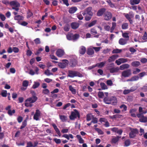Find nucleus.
<instances>
[{"label": "nucleus", "instance_id": "obj_54", "mask_svg": "<svg viewBox=\"0 0 147 147\" xmlns=\"http://www.w3.org/2000/svg\"><path fill=\"white\" fill-rule=\"evenodd\" d=\"M67 39L69 40H73V34H68L66 36Z\"/></svg>", "mask_w": 147, "mask_h": 147}, {"label": "nucleus", "instance_id": "obj_7", "mask_svg": "<svg viewBox=\"0 0 147 147\" xmlns=\"http://www.w3.org/2000/svg\"><path fill=\"white\" fill-rule=\"evenodd\" d=\"M125 18L128 20L131 24H132L133 23V21L131 18L134 17V14L129 15L128 13H124L123 14Z\"/></svg>", "mask_w": 147, "mask_h": 147}, {"label": "nucleus", "instance_id": "obj_28", "mask_svg": "<svg viewBox=\"0 0 147 147\" xmlns=\"http://www.w3.org/2000/svg\"><path fill=\"white\" fill-rule=\"evenodd\" d=\"M106 63V61L102 62L100 63H97L95 64L96 67H98L99 68H101L103 67Z\"/></svg>", "mask_w": 147, "mask_h": 147}, {"label": "nucleus", "instance_id": "obj_15", "mask_svg": "<svg viewBox=\"0 0 147 147\" xmlns=\"http://www.w3.org/2000/svg\"><path fill=\"white\" fill-rule=\"evenodd\" d=\"M106 11V9L105 8H102L99 9L97 11L96 15L98 16H102Z\"/></svg>", "mask_w": 147, "mask_h": 147}, {"label": "nucleus", "instance_id": "obj_53", "mask_svg": "<svg viewBox=\"0 0 147 147\" xmlns=\"http://www.w3.org/2000/svg\"><path fill=\"white\" fill-rule=\"evenodd\" d=\"M35 43L36 44H40L41 43L40 39L39 38H37L34 40Z\"/></svg>", "mask_w": 147, "mask_h": 147}, {"label": "nucleus", "instance_id": "obj_23", "mask_svg": "<svg viewBox=\"0 0 147 147\" xmlns=\"http://www.w3.org/2000/svg\"><path fill=\"white\" fill-rule=\"evenodd\" d=\"M86 51V48L84 46H82L80 47L79 50V52L80 54L83 55L84 54Z\"/></svg>", "mask_w": 147, "mask_h": 147}, {"label": "nucleus", "instance_id": "obj_31", "mask_svg": "<svg viewBox=\"0 0 147 147\" xmlns=\"http://www.w3.org/2000/svg\"><path fill=\"white\" fill-rule=\"evenodd\" d=\"M14 19L15 20H18L19 22V21L23 20V17L20 15H18L14 16Z\"/></svg>", "mask_w": 147, "mask_h": 147}, {"label": "nucleus", "instance_id": "obj_62", "mask_svg": "<svg viewBox=\"0 0 147 147\" xmlns=\"http://www.w3.org/2000/svg\"><path fill=\"white\" fill-rule=\"evenodd\" d=\"M122 115L118 114L114 115H113V117L114 119H115L117 118H120L122 117Z\"/></svg>", "mask_w": 147, "mask_h": 147}, {"label": "nucleus", "instance_id": "obj_64", "mask_svg": "<svg viewBox=\"0 0 147 147\" xmlns=\"http://www.w3.org/2000/svg\"><path fill=\"white\" fill-rule=\"evenodd\" d=\"M91 119V114H88L86 115V120L88 121H90Z\"/></svg>", "mask_w": 147, "mask_h": 147}, {"label": "nucleus", "instance_id": "obj_3", "mask_svg": "<svg viewBox=\"0 0 147 147\" xmlns=\"http://www.w3.org/2000/svg\"><path fill=\"white\" fill-rule=\"evenodd\" d=\"M77 117L78 118L80 117V114L78 111L75 109L74 111L72 112L71 115L69 116L70 119L71 120H73Z\"/></svg>", "mask_w": 147, "mask_h": 147}, {"label": "nucleus", "instance_id": "obj_26", "mask_svg": "<svg viewBox=\"0 0 147 147\" xmlns=\"http://www.w3.org/2000/svg\"><path fill=\"white\" fill-rule=\"evenodd\" d=\"M140 65V62L138 61H136L132 62L131 63V65L134 67H137Z\"/></svg>", "mask_w": 147, "mask_h": 147}, {"label": "nucleus", "instance_id": "obj_60", "mask_svg": "<svg viewBox=\"0 0 147 147\" xmlns=\"http://www.w3.org/2000/svg\"><path fill=\"white\" fill-rule=\"evenodd\" d=\"M98 122V119L96 117H93L92 119L91 122L93 123H97Z\"/></svg>", "mask_w": 147, "mask_h": 147}, {"label": "nucleus", "instance_id": "obj_38", "mask_svg": "<svg viewBox=\"0 0 147 147\" xmlns=\"http://www.w3.org/2000/svg\"><path fill=\"white\" fill-rule=\"evenodd\" d=\"M100 85L102 90L107 89H108L107 86L103 82L100 83Z\"/></svg>", "mask_w": 147, "mask_h": 147}, {"label": "nucleus", "instance_id": "obj_19", "mask_svg": "<svg viewBox=\"0 0 147 147\" xmlns=\"http://www.w3.org/2000/svg\"><path fill=\"white\" fill-rule=\"evenodd\" d=\"M28 116H27L26 119L22 122V125L20 128V129H22L26 126L27 125V121L28 119Z\"/></svg>", "mask_w": 147, "mask_h": 147}, {"label": "nucleus", "instance_id": "obj_27", "mask_svg": "<svg viewBox=\"0 0 147 147\" xmlns=\"http://www.w3.org/2000/svg\"><path fill=\"white\" fill-rule=\"evenodd\" d=\"M77 10V7H71L69 10V12L70 13H74Z\"/></svg>", "mask_w": 147, "mask_h": 147}, {"label": "nucleus", "instance_id": "obj_56", "mask_svg": "<svg viewBox=\"0 0 147 147\" xmlns=\"http://www.w3.org/2000/svg\"><path fill=\"white\" fill-rule=\"evenodd\" d=\"M79 35L77 34H76L74 35L73 34V40H75L79 38Z\"/></svg>", "mask_w": 147, "mask_h": 147}, {"label": "nucleus", "instance_id": "obj_39", "mask_svg": "<svg viewBox=\"0 0 147 147\" xmlns=\"http://www.w3.org/2000/svg\"><path fill=\"white\" fill-rule=\"evenodd\" d=\"M59 118L63 122L67 120V117L63 115H59Z\"/></svg>", "mask_w": 147, "mask_h": 147}, {"label": "nucleus", "instance_id": "obj_44", "mask_svg": "<svg viewBox=\"0 0 147 147\" xmlns=\"http://www.w3.org/2000/svg\"><path fill=\"white\" fill-rule=\"evenodd\" d=\"M134 90H132V89L130 90H125L123 91V94H127L133 91Z\"/></svg>", "mask_w": 147, "mask_h": 147}, {"label": "nucleus", "instance_id": "obj_40", "mask_svg": "<svg viewBox=\"0 0 147 147\" xmlns=\"http://www.w3.org/2000/svg\"><path fill=\"white\" fill-rule=\"evenodd\" d=\"M96 22L97 21L96 20H94L92 21L88 24V27L90 28L96 24Z\"/></svg>", "mask_w": 147, "mask_h": 147}, {"label": "nucleus", "instance_id": "obj_51", "mask_svg": "<svg viewBox=\"0 0 147 147\" xmlns=\"http://www.w3.org/2000/svg\"><path fill=\"white\" fill-rule=\"evenodd\" d=\"M98 95L99 98H103L104 95L103 92L99 91L98 93Z\"/></svg>", "mask_w": 147, "mask_h": 147}, {"label": "nucleus", "instance_id": "obj_43", "mask_svg": "<svg viewBox=\"0 0 147 147\" xmlns=\"http://www.w3.org/2000/svg\"><path fill=\"white\" fill-rule=\"evenodd\" d=\"M91 34L95 35L98 34L95 28H92L90 30Z\"/></svg>", "mask_w": 147, "mask_h": 147}, {"label": "nucleus", "instance_id": "obj_52", "mask_svg": "<svg viewBox=\"0 0 147 147\" xmlns=\"http://www.w3.org/2000/svg\"><path fill=\"white\" fill-rule=\"evenodd\" d=\"M63 29L65 31H68L69 30V25L68 24H67L63 28Z\"/></svg>", "mask_w": 147, "mask_h": 147}, {"label": "nucleus", "instance_id": "obj_34", "mask_svg": "<svg viewBox=\"0 0 147 147\" xmlns=\"http://www.w3.org/2000/svg\"><path fill=\"white\" fill-rule=\"evenodd\" d=\"M119 60H120L121 63H124L127 62L128 61H130L131 60L128 58H120L119 59Z\"/></svg>", "mask_w": 147, "mask_h": 147}, {"label": "nucleus", "instance_id": "obj_30", "mask_svg": "<svg viewBox=\"0 0 147 147\" xmlns=\"http://www.w3.org/2000/svg\"><path fill=\"white\" fill-rule=\"evenodd\" d=\"M141 0H130V3L132 5H134L135 4H138Z\"/></svg>", "mask_w": 147, "mask_h": 147}, {"label": "nucleus", "instance_id": "obj_4", "mask_svg": "<svg viewBox=\"0 0 147 147\" xmlns=\"http://www.w3.org/2000/svg\"><path fill=\"white\" fill-rule=\"evenodd\" d=\"M11 6L12 7V9L18 11L19 9V7L20 6V4L17 1H15L14 2L11 3Z\"/></svg>", "mask_w": 147, "mask_h": 147}, {"label": "nucleus", "instance_id": "obj_20", "mask_svg": "<svg viewBox=\"0 0 147 147\" xmlns=\"http://www.w3.org/2000/svg\"><path fill=\"white\" fill-rule=\"evenodd\" d=\"M128 40L123 38H121L119 41V44L121 45H124L126 44Z\"/></svg>", "mask_w": 147, "mask_h": 147}, {"label": "nucleus", "instance_id": "obj_11", "mask_svg": "<svg viewBox=\"0 0 147 147\" xmlns=\"http://www.w3.org/2000/svg\"><path fill=\"white\" fill-rule=\"evenodd\" d=\"M41 112L39 109L36 110L35 114L33 117V119L36 121L39 120V117L40 116Z\"/></svg>", "mask_w": 147, "mask_h": 147}, {"label": "nucleus", "instance_id": "obj_18", "mask_svg": "<svg viewBox=\"0 0 147 147\" xmlns=\"http://www.w3.org/2000/svg\"><path fill=\"white\" fill-rule=\"evenodd\" d=\"M118 57L119 55H113L109 57L108 61L109 62L113 61Z\"/></svg>", "mask_w": 147, "mask_h": 147}, {"label": "nucleus", "instance_id": "obj_58", "mask_svg": "<svg viewBox=\"0 0 147 147\" xmlns=\"http://www.w3.org/2000/svg\"><path fill=\"white\" fill-rule=\"evenodd\" d=\"M53 141L57 144H59L61 143V140L60 139H58L55 138L53 139Z\"/></svg>", "mask_w": 147, "mask_h": 147}, {"label": "nucleus", "instance_id": "obj_25", "mask_svg": "<svg viewBox=\"0 0 147 147\" xmlns=\"http://www.w3.org/2000/svg\"><path fill=\"white\" fill-rule=\"evenodd\" d=\"M94 53V51L93 48H88V49L87 52V54L89 56H91L93 55Z\"/></svg>", "mask_w": 147, "mask_h": 147}, {"label": "nucleus", "instance_id": "obj_33", "mask_svg": "<svg viewBox=\"0 0 147 147\" xmlns=\"http://www.w3.org/2000/svg\"><path fill=\"white\" fill-rule=\"evenodd\" d=\"M139 79V77L138 76H133L131 77L130 79L128 80L127 81H136L138 80Z\"/></svg>", "mask_w": 147, "mask_h": 147}, {"label": "nucleus", "instance_id": "obj_12", "mask_svg": "<svg viewBox=\"0 0 147 147\" xmlns=\"http://www.w3.org/2000/svg\"><path fill=\"white\" fill-rule=\"evenodd\" d=\"M68 76L73 78L77 76V72L75 71L69 70L68 71Z\"/></svg>", "mask_w": 147, "mask_h": 147}, {"label": "nucleus", "instance_id": "obj_48", "mask_svg": "<svg viewBox=\"0 0 147 147\" xmlns=\"http://www.w3.org/2000/svg\"><path fill=\"white\" fill-rule=\"evenodd\" d=\"M25 102V105L26 107H31L32 106V103H34L35 102Z\"/></svg>", "mask_w": 147, "mask_h": 147}, {"label": "nucleus", "instance_id": "obj_61", "mask_svg": "<svg viewBox=\"0 0 147 147\" xmlns=\"http://www.w3.org/2000/svg\"><path fill=\"white\" fill-rule=\"evenodd\" d=\"M107 84L108 85L111 86L113 84L112 81L111 80H108L107 81Z\"/></svg>", "mask_w": 147, "mask_h": 147}, {"label": "nucleus", "instance_id": "obj_57", "mask_svg": "<svg viewBox=\"0 0 147 147\" xmlns=\"http://www.w3.org/2000/svg\"><path fill=\"white\" fill-rule=\"evenodd\" d=\"M33 144L32 142L29 141L27 143L26 147H33Z\"/></svg>", "mask_w": 147, "mask_h": 147}, {"label": "nucleus", "instance_id": "obj_22", "mask_svg": "<svg viewBox=\"0 0 147 147\" xmlns=\"http://www.w3.org/2000/svg\"><path fill=\"white\" fill-rule=\"evenodd\" d=\"M37 97L35 95H33L32 96L27 98L25 101H36Z\"/></svg>", "mask_w": 147, "mask_h": 147}, {"label": "nucleus", "instance_id": "obj_9", "mask_svg": "<svg viewBox=\"0 0 147 147\" xmlns=\"http://www.w3.org/2000/svg\"><path fill=\"white\" fill-rule=\"evenodd\" d=\"M111 65H109L107 67V69L109 70L110 72L111 73H113L117 72L119 70L118 67H112Z\"/></svg>", "mask_w": 147, "mask_h": 147}, {"label": "nucleus", "instance_id": "obj_29", "mask_svg": "<svg viewBox=\"0 0 147 147\" xmlns=\"http://www.w3.org/2000/svg\"><path fill=\"white\" fill-rule=\"evenodd\" d=\"M129 27L128 23L127 22H123L121 25V28L123 30L127 29Z\"/></svg>", "mask_w": 147, "mask_h": 147}, {"label": "nucleus", "instance_id": "obj_47", "mask_svg": "<svg viewBox=\"0 0 147 147\" xmlns=\"http://www.w3.org/2000/svg\"><path fill=\"white\" fill-rule=\"evenodd\" d=\"M40 85V84L39 82H34V84L32 86V88L34 89L36 88H38L39 86Z\"/></svg>", "mask_w": 147, "mask_h": 147}, {"label": "nucleus", "instance_id": "obj_45", "mask_svg": "<svg viewBox=\"0 0 147 147\" xmlns=\"http://www.w3.org/2000/svg\"><path fill=\"white\" fill-rule=\"evenodd\" d=\"M95 130L96 131L98 134L102 135L104 134L103 132L100 129L98 128H95Z\"/></svg>", "mask_w": 147, "mask_h": 147}, {"label": "nucleus", "instance_id": "obj_36", "mask_svg": "<svg viewBox=\"0 0 147 147\" xmlns=\"http://www.w3.org/2000/svg\"><path fill=\"white\" fill-rule=\"evenodd\" d=\"M69 89L73 94H76V90L72 86L70 85L69 86Z\"/></svg>", "mask_w": 147, "mask_h": 147}, {"label": "nucleus", "instance_id": "obj_42", "mask_svg": "<svg viewBox=\"0 0 147 147\" xmlns=\"http://www.w3.org/2000/svg\"><path fill=\"white\" fill-rule=\"evenodd\" d=\"M16 112L15 110L13 109L12 110H9L7 111V114L10 116H12L13 114H14Z\"/></svg>", "mask_w": 147, "mask_h": 147}, {"label": "nucleus", "instance_id": "obj_1", "mask_svg": "<svg viewBox=\"0 0 147 147\" xmlns=\"http://www.w3.org/2000/svg\"><path fill=\"white\" fill-rule=\"evenodd\" d=\"M92 8L91 7H89L86 9V15L85 17V20L86 21L90 20L92 17L93 16V13L92 11Z\"/></svg>", "mask_w": 147, "mask_h": 147}, {"label": "nucleus", "instance_id": "obj_17", "mask_svg": "<svg viewBox=\"0 0 147 147\" xmlns=\"http://www.w3.org/2000/svg\"><path fill=\"white\" fill-rule=\"evenodd\" d=\"M121 138V137L119 136H117L113 138L111 141V144H115L117 143L119 140V139Z\"/></svg>", "mask_w": 147, "mask_h": 147}, {"label": "nucleus", "instance_id": "obj_5", "mask_svg": "<svg viewBox=\"0 0 147 147\" xmlns=\"http://www.w3.org/2000/svg\"><path fill=\"white\" fill-rule=\"evenodd\" d=\"M112 26L110 29V26L109 25H106L104 27V29L107 31H109L110 29V32L112 33L113 32L116 26V23L115 22H113L112 23Z\"/></svg>", "mask_w": 147, "mask_h": 147}, {"label": "nucleus", "instance_id": "obj_32", "mask_svg": "<svg viewBox=\"0 0 147 147\" xmlns=\"http://www.w3.org/2000/svg\"><path fill=\"white\" fill-rule=\"evenodd\" d=\"M14 1H13L9 2L8 0H3L2 1V2L3 4L6 5H10L11 6V3L14 2Z\"/></svg>", "mask_w": 147, "mask_h": 147}, {"label": "nucleus", "instance_id": "obj_13", "mask_svg": "<svg viewBox=\"0 0 147 147\" xmlns=\"http://www.w3.org/2000/svg\"><path fill=\"white\" fill-rule=\"evenodd\" d=\"M56 53L58 57H61L64 55L65 52L63 50L59 49L56 51Z\"/></svg>", "mask_w": 147, "mask_h": 147}, {"label": "nucleus", "instance_id": "obj_21", "mask_svg": "<svg viewBox=\"0 0 147 147\" xmlns=\"http://www.w3.org/2000/svg\"><path fill=\"white\" fill-rule=\"evenodd\" d=\"M129 67L130 66L128 64H124L121 65L119 67V69L121 70H123L129 68Z\"/></svg>", "mask_w": 147, "mask_h": 147}, {"label": "nucleus", "instance_id": "obj_2", "mask_svg": "<svg viewBox=\"0 0 147 147\" xmlns=\"http://www.w3.org/2000/svg\"><path fill=\"white\" fill-rule=\"evenodd\" d=\"M130 130L131 131L129 134V136L130 138H134L139 133L138 130L137 128L134 129L130 127Z\"/></svg>", "mask_w": 147, "mask_h": 147}, {"label": "nucleus", "instance_id": "obj_8", "mask_svg": "<svg viewBox=\"0 0 147 147\" xmlns=\"http://www.w3.org/2000/svg\"><path fill=\"white\" fill-rule=\"evenodd\" d=\"M63 61H65V63H60L58 64V65L59 67L62 68H65L68 64V61L66 59L62 60Z\"/></svg>", "mask_w": 147, "mask_h": 147}, {"label": "nucleus", "instance_id": "obj_46", "mask_svg": "<svg viewBox=\"0 0 147 147\" xmlns=\"http://www.w3.org/2000/svg\"><path fill=\"white\" fill-rule=\"evenodd\" d=\"M44 74L47 76H49L51 75H53V74L52 73L50 72V70L48 69H47L44 72Z\"/></svg>", "mask_w": 147, "mask_h": 147}, {"label": "nucleus", "instance_id": "obj_14", "mask_svg": "<svg viewBox=\"0 0 147 147\" xmlns=\"http://www.w3.org/2000/svg\"><path fill=\"white\" fill-rule=\"evenodd\" d=\"M77 60L74 59H71L70 61V65L72 67H75L77 64Z\"/></svg>", "mask_w": 147, "mask_h": 147}, {"label": "nucleus", "instance_id": "obj_49", "mask_svg": "<svg viewBox=\"0 0 147 147\" xmlns=\"http://www.w3.org/2000/svg\"><path fill=\"white\" fill-rule=\"evenodd\" d=\"M121 49H114L112 51L113 53H120L121 52Z\"/></svg>", "mask_w": 147, "mask_h": 147}, {"label": "nucleus", "instance_id": "obj_35", "mask_svg": "<svg viewBox=\"0 0 147 147\" xmlns=\"http://www.w3.org/2000/svg\"><path fill=\"white\" fill-rule=\"evenodd\" d=\"M139 121L142 122L146 123L147 122V117L143 116L139 119Z\"/></svg>", "mask_w": 147, "mask_h": 147}, {"label": "nucleus", "instance_id": "obj_24", "mask_svg": "<svg viewBox=\"0 0 147 147\" xmlns=\"http://www.w3.org/2000/svg\"><path fill=\"white\" fill-rule=\"evenodd\" d=\"M52 125L57 133L59 136H60L61 135V133L56 125L55 124H53Z\"/></svg>", "mask_w": 147, "mask_h": 147}, {"label": "nucleus", "instance_id": "obj_16", "mask_svg": "<svg viewBox=\"0 0 147 147\" xmlns=\"http://www.w3.org/2000/svg\"><path fill=\"white\" fill-rule=\"evenodd\" d=\"M80 26L79 23L77 22H73L71 24V28L74 30L78 28Z\"/></svg>", "mask_w": 147, "mask_h": 147}, {"label": "nucleus", "instance_id": "obj_59", "mask_svg": "<svg viewBox=\"0 0 147 147\" xmlns=\"http://www.w3.org/2000/svg\"><path fill=\"white\" fill-rule=\"evenodd\" d=\"M107 2L109 4V5L111 7H114V5L113 3L110 0H108L107 1Z\"/></svg>", "mask_w": 147, "mask_h": 147}, {"label": "nucleus", "instance_id": "obj_55", "mask_svg": "<svg viewBox=\"0 0 147 147\" xmlns=\"http://www.w3.org/2000/svg\"><path fill=\"white\" fill-rule=\"evenodd\" d=\"M28 82L27 80H24L23 81L22 85L23 86L26 87L28 85Z\"/></svg>", "mask_w": 147, "mask_h": 147}, {"label": "nucleus", "instance_id": "obj_41", "mask_svg": "<svg viewBox=\"0 0 147 147\" xmlns=\"http://www.w3.org/2000/svg\"><path fill=\"white\" fill-rule=\"evenodd\" d=\"M131 142L129 140H126L124 142V146L126 147L129 146Z\"/></svg>", "mask_w": 147, "mask_h": 147}, {"label": "nucleus", "instance_id": "obj_37", "mask_svg": "<svg viewBox=\"0 0 147 147\" xmlns=\"http://www.w3.org/2000/svg\"><path fill=\"white\" fill-rule=\"evenodd\" d=\"M122 36L123 37L125 38V39L128 40L129 39V36L128 35V33L126 32L123 33L122 34Z\"/></svg>", "mask_w": 147, "mask_h": 147}, {"label": "nucleus", "instance_id": "obj_50", "mask_svg": "<svg viewBox=\"0 0 147 147\" xmlns=\"http://www.w3.org/2000/svg\"><path fill=\"white\" fill-rule=\"evenodd\" d=\"M140 71L141 70L140 69L138 68H136L133 71V74H136L139 73Z\"/></svg>", "mask_w": 147, "mask_h": 147}, {"label": "nucleus", "instance_id": "obj_63", "mask_svg": "<svg viewBox=\"0 0 147 147\" xmlns=\"http://www.w3.org/2000/svg\"><path fill=\"white\" fill-rule=\"evenodd\" d=\"M0 18L2 21H4L6 19V18L5 16L2 14H0Z\"/></svg>", "mask_w": 147, "mask_h": 147}, {"label": "nucleus", "instance_id": "obj_10", "mask_svg": "<svg viewBox=\"0 0 147 147\" xmlns=\"http://www.w3.org/2000/svg\"><path fill=\"white\" fill-rule=\"evenodd\" d=\"M104 16L105 20L108 21L111 19L112 15L111 12L107 11L104 13Z\"/></svg>", "mask_w": 147, "mask_h": 147}, {"label": "nucleus", "instance_id": "obj_6", "mask_svg": "<svg viewBox=\"0 0 147 147\" xmlns=\"http://www.w3.org/2000/svg\"><path fill=\"white\" fill-rule=\"evenodd\" d=\"M131 71L130 69H128L122 72L121 76L125 78L128 77L131 75Z\"/></svg>", "mask_w": 147, "mask_h": 147}]
</instances>
